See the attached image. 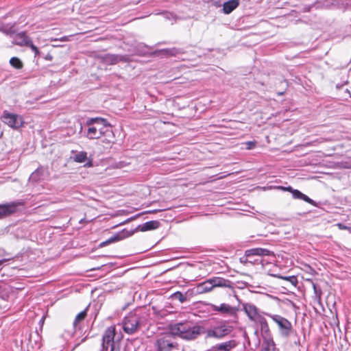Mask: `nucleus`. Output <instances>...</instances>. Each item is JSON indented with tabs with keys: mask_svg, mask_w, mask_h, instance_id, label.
<instances>
[{
	"mask_svg": "<svg viewBox=\"0 0 351 351\" xmlns=\"http://www.w3.org/2000/svg\"><path fill=\"white\" fill-rule=\"evenodd\" d=\"M87 128L83 134L90 140H95L101 138L104 143H110L112 142L113 132L110 128V124L108 120L101 117L88 118L85 122Z\"/></svg>",
	"mask_w": 351,
	"mask_h": 351,
	"instance_id": "nucleus-1",
	"label": "nucleus"
},
{
	"mask_svg": "<svg viewBox=\"0 0 351 351\" xmlns=\"http://www.w3.org/2000/svg\"><path fill=\"white\" fill-rule=\"evenodd\" d=\"M172 335L185 340L196 339L200 335L205 332V328L191 322L176 323L170 326Z\"/></svg>",
	"mask_w": 351,
	"mask_h": 351,
	"instance_id": "nucleus-2",
	"label": "nucleus"
},
{
	"mask_svg": "<svg viewBox=\"0 0 351 351\" xmlns=\"http://www.w3.org/2000/svg\"><path fill=\"white\" fill-rule=\"evenodd\" d=\"M147 317V314L139 310L130 312L123 320V331L128 335L134 334L146 324Z\"/></svg>",
	"mask_w": 351,
	"mask_h": 351,
	"instance_id": "nucleus-3",
	"label": "nucleus"
},
{
	"mask_svg": "<svg viewBox=\"0 0 351 351\" xmlns=\"http://www.w3.org/2000/svg\"><path fill=\"white\" fill-rule=\"evenodd\" d=\"M215 287H224L230 290L229 294L234 293V283L230 280L221 277H213L197 286V291L199 293H207L212 291Z\"/></svg>",
	"mask_w": 351,
	"mask_h": 351,
	"instance_id": "nucleus-4",
	"label": "nucleus"
},
{
	"mask_svg": "<svg viewBox=\"0 0 351 351\" xmlns=\"http://www.w3.org/2000/svg\"><path fill=\"white\" fill-rule=\"evenodd\" d=\"M233 330V326L226 321H217L205 329L206 338L221 339L230 335Z\"/></svg>",
	"mask_w": 351,
	"mask_h": 351,
	"instance_id": "nucleus-5",
	"label": "nucleus"
},
{
	"mask_svg": "<svg viewBox=\"0 0 351 351\" xmlns=\"http://www.w3.org/2000/svg\"><path fill=\"white\" fill-rule=\"evenodd\" d=\"M115 335V326H110L105 330L101 337L100 351H108L109 348H110V351H120L119 344L114 341Z\"/></svg>",
	"mask_w": 351,
	"mask_h": 351,
	"instance_id": "nucleus-6",
	"label": "nucleus"
},
{
	"mask_svg": "<svg viewBox=\"0 0 351 351\" xmlns=\"http://www.w3.org/2000/svg\"><path fill=\"white\" fill-rule=\"evenodd\" d=\"M267 315L278 325L281 337L288 338L290 336L293 330V326L291 323L287 319L280 315H271L267 313Z\"/></svg>",
	"mask_w": 351,
	"mask_h": 351,
	"instance_id": "nucleus-7",
	"label": "nucleus"
},
{
	"mask_svg": "<svg viewBox=\"0 0 351 351\" xmlns=\"http://www.w3.org/2000/svg\"><path fill=\"white\" fill-rule=\"evenodd\" d=\"M25 202L23 199L0 204V219L7 217L23 208Z\"/></svg>",
	"mask_w": 351,
	"mask_h": 351,
	"instance_id": "nucleus-8",
	"label": "nucleus"
},
{
	"mask_svg": "<svg viewBox=\"0 0 351 351\" xmlns=\"http://www.w3.org/2000/svg\"><path fill=\"white\" fill-rule=\"evenodd\" d=\"M156 351H171L177 347V343L173 341V338L169 335L158 337L154 344Z\"/></svg>",
	"mask_w": 351,
	"mask_h": 351,
	"instance_id": "nucleus-9",
	"label": "nucleus"
},
{
	"mask_svg": "<svg viewBox=\"0 0 351 351\" xmlns=\"http://www.w3.org/2000/svg\"><path fill=\"white\" fill-rule=\"evenodd\" d=\"M2 121L13 129H19L23 126V119L21 116L4 110L1 116Z\"/></svg>",
	"mask_w": 351,
	"mask_h": 351,
	"instance_id": "nucleus-10",
	"label": "nucleus"
},
{
	"mask_svg": "<svg viewBox=\"0 0 351 351\" xmlns=\"http://www.w3.org/2000/svg\"><path fill=\"white\" fill-rule=\"evenodd\" d=\"M209 310L216 311L223 315H228L230 317H236L238 309L237 307L232 306L226 303H221L219 306L208 304Z\"/></svg>",
	"mask_w": 351,
	"mask_h": 351,
	"instance_id": "nucleus-11",
	"label": "nucleus"
},
{
	"mask_svg": "<svg viewBox=\"0 0 351 351\" xmlns=\"http://www.w3.org/2000/svg\"><path fill=\"white\" fill-rule=\"evenodd\" d=\"M49 176L47 168L40 165L29 178V181L32 182H38L44 180Z\"/></svg>",
	"mask_w": 351,
	"mask_h": 351,
	"instance_id": "nucleus-12",
	"label": "nucleus"
},
{
	"mask_svg": "<svg viewBox=\"0 0 351 351\" xmlns=\"http://www.w3.org/2000/svg\"><path fill=\"white\" fill-rule=\"evenodd\" d=\"M278 188L283 191H289L290 193H291L292 197L294 199H302L304 202H308L311 204H313V205L314 204V201L313 199H311L310 197H308L307 195L302 193L300 191L293 189L290 186H289L287 187L279 186Z\"/></svg>",
	"mask_w": 351,
	"mask_h": 351,
	"instance_id": "nucleus-13",
	"label": "nucleus"
},
{
	"mask_svg": "<svg viewBox=\"0 0 351 351\" xmlns=\"http://www.w3.org/2000/svg\"><path fill=\"white\" fill-rule=\"evenodd\" d=\"M271 252L265 248H261V247H256V248H252L250 250H247L245 251V256L248 258H250L252 256H269L271 255Z\"/></svg>",
	"mask_w": 351,
	"mask_h": 351,
	"instance_id": "nucleus-14",
	"label": "nucleus"
},
{
	"mask_svg": "<svg viewBox=\"0 0 351 351\" xmlns=\"http://www.w3.org/2000/svg\"><path fill=\"white\" fill-rule=\"evenodd\" d=\"M32 39L26 34L25 32H20L16 34L14 38V43L19 46L27 47Z\"/></svg>",
	"mask_w": 351,
	"mask_h": 351,
	"instance_id": "nucleus-15",
	"label": "nucleus"
},
{
	"mask_svg": "<svg viewBox=\"0 0 351 351\" xmlns=\"http://www.w3.org/2000/svg\"><path fill=\"white\" fill-rule=\"evenodd\" d=\"M132 231H129L125 229H123V230L116 233L114 235L110 237L109 239H108V240L109 243L110 244L126 239L132 236Z\"/></svg>",
	"mask_w": 351,
	"mask_h": 351,
	"instance_id": "nucleus-16",
	"label": "nucleus"
},
{
	"mask_svg": "<svg viewBox=\"0 0 351 351\" xmlns=\"http://www.w3.org/2000/svg\"><path fill=\"white\" fill-rule=\"evenodd\" d=\"M243 308L250 320H253L258 314V309L251 303H245L243 305Z\"/></svg>",
	"mask_w": 351,
	"mask_h": 351,
	"instance_id": "nucleus-17",
	"label": "nucleus"
},
{
	"mask_svg": "<svg viewBox=\"0 0 351 351\" xmlns=\"http://www.w3.org/2000/svg\"><path fill=\"white\" fill-rule=\"evenodd\" d=\"M0 32L7 36H12L16 32V23H4L1 21Z\"/></svg>",
	"mask_w": 351,
	"mask_h": 351,
	"instance_id": "nucleus-18",
	"label": "nucleus"
},
{
	"mask_svg": "<svg viewBox=\"0 0 351 351\" xmlns=\"http://www.w3.org/2000/svg\"><path fill=\"white\" fill-rule=\"evenodd\" d=\"M236 346L237 343L235 340H230L217 344L212 348H213V350H215L217 351H230V350L236 347Z\"/></svg>",
	"mask_w": 351,
	"mask_h": 351,
	"instance_id": "nucleus-19",
	"label": "nucleus"
},
{
	"mask_svg": "<svg viewBox=\"0 0 351 351\" xmlns=\"http://www.w3.org/2000/svg\"><path fill=\"white\" fill-rule=\"evenodd\" d=\"M239 5V0H229L223 3L222 11L225 14H229Z\"/></svg>",
	"mask_w": 351,
	"mask_h": 351,
	"instance_id": "nucleus-20",
	"label": "nucleus"
},
{
	"mask_svg": "<svg viewBox=\"0 0 351 351\" xmlns=\"http://www.w3.org/2000/svg\"><path fill=\"white\" fill-rule=\"evenodd\" d=\"M260 351H279L273 339H263Z\"/></svg>",
	"mask_w": 351,
	"mask_h": 351,
	"instance_id": "nucleus-21",
	"label": "nucleus"
},
{
	"mask_svg": "<svg viewBox=\"0 0 351 351\" xmlns=\"http://www.w3.org/2000/svg\"><path fill=\"white\" fill-rule=\"evenodd\" d=\"M160 226V222L156 220L147 221L138 226L142 232L157 229Z\"/></svg>",
	"mask_w": 351,
	"mask_h": 351,
	"instance_id": "nucleus-22",
	"label": "nucleus"
},
{
	"mask_svg": "<svg viewBox=\"0 0 351 351\" xmlns=\"http://www.w3.org/2000/svg\"><path fill=\"white\" fill-rule=\"evenodd\" d=\"M104 60L110 64H116L120 61H126V57L121 55L107 54L104 58Z\"/></svg>",
	"mask_w": 351,
	"mask_h": 351,
	"instance_id": "nucleus-23",
	"label": "nucleus"
},
{
	"mask_svg": "<svg viewBox=\"0 0 351 351\" xmlns=\"http://www.w3.org/2000/svg\"><path fill=\"white\" fill-rule=\"evenodd\" d=\"M86 315H87V308H85L84 311H81L80 313H79L74 321H73V328H75V330H77V328H80V324L85 319V317H86Z\"/></svg>",
	"mask_w": 351,
	"mask_h": 351,
	"instance_id": "nucleus-24",
	"label": "nucleus"
},
{
	"mask_svg": "<svg viewBox=\"0 0 351 351\" xmlns=\"http://www.w3.org/2000/svg\"><path fill=\"white\" fill-rule=\"evenodd\" d=\"M161 52L167 56H176L178 54L183 53L184 51L182 49L173 47L169 49H165Z\"/></svg>",
	"mask_w": 351,
	"mask_h": 351,
	"instance_id": "nucleus-25",
	"label": "nucleus"
},
{
	"mask_svg": "<svg viewBox=\"0 0 351 351\" xmlns=\"http://www.w3.org/2000/svg\"><path fill=\"white\" fill-rule=\"evenodd\" d=\"M260 330H261V336L263 337V340L267 339H273L271 335L270 330H269L267 322L266 324H265L264 325L260 326Z\"/></svg>",
	"mask_w": 351,
	"mask_h": 351,
	"instance_id": "nucleus-26",
	"label": "nucleus"
},
{
	"mask_svg": "<svg viewBox=\"0 0 351 351\" xmlns=\"http://www.w3.org/2000/svg\"><path fill=\"white\" fill-rule=\"evenodd\" d=\"M87 159V152L82 151L77 152L76 154L73 156V160L77 162H84Z\"/></svg>",
	"mask_w": 351,
	"mask_h": 351,
	"instance_id": "nucleus-27",
	"label": "nucleus"
},
{
	"mask_svg": "<svg viewBox=\"0 0 351 351\" xmlns=\"http://www.w3.org/2000/svg\"><path fill=\"white\" fill-rule=\"evenodd\" d=\"M312 286H313V292H314L313 297L316 301L319 302L321 301V298H322V291L321 288L317 284L313 282V281H312Z\"/></svg>",
	"mask_w": 351,
	"mask_h": 351,
	"instance_id": "nucleus-28",
	"label": "nucleus"
},
{
	"mask_svg": "<svg viewBox=\"0 0 351 351\" xmlns=\"http://www.w3.org/2000/svg\"><path fill=\"white\" fill-rule=\"evenodd\" d=\"M10 64L12 67L17 69H21L23 66L22 61L16 57L11 58L10 60Z\"/></svg>",
	"mask_w": 351,
	"mask_h": 351,
	"instance_id": "nucleus-29",
	"label": "nucleus"
},
{
	"mask_svg": "<svg viewBox=\"0 0 351 351\" xmlns=\"http://www.w3.org/2000/svg\"><path fill=\"white\" fill-rule=\"evenodd\" d=\"M171 298L173 300H179L181 303L184 302L186 300V295L180 291H176L174 293H173Z\"/></svg>",
	"mask_w": 351,
	"mask_h": 351,
	"instance_id": "nucleus-30",
	"label": "nucleus"
},
{
	"mask_svg": "<svg viewBox=\"0 0 351 351\" xmlns=\"http://www.w3.org/2000/svg\"><path fill=\"white\" fill-rule=\"evenodd\" d=\"M278 277L279 278H281V279H283V280H285L289 282L291 285H293L294 286H296V285L298 282L297 277L295 276H278Z\"/></svg>",
	"mask_w": 351,
	"mask_h": 351,
	"instance_id": "nucleus-31",
	"label": "nucleus"
},
{
	"mask_svg": "<svg viewBox=\"0 0 351 351\" xmlns=\"http://www.w3.org/2000/svg\"><path fill=\"white\" fill-rule=\"evenodd\" d=\"M252 321L259 325V326L267 323V320L265 317L261 314H258Z\"/></svg>",
	"mask_w": 351,
	"mask_h": 351,
	"instance_id": "nucleus-32",
	"label": "nucleus"
},
{
	"mask_svg": "<svg viewBox=\"0 0 351 351\" xmlns=\"http://www.w3.org/2000/svg\"><path fill=\"white\" fill-rule=\"evenodd\" d=\"M341 165L344 169H351V156L341 161Z\"/></svg>",
	"mask_w": 351,
	"mask_h": 351,
	"instance_id": "nucleus-33",
	"label": "nucleus"
},
{
	"mask_svg": "<svg viewBox=\"0 0 351 351\" xmlns=\"http://www.w3.org/2000/svg\"><path fill=\"white\" fill-rule=\"evenodd\" d=\"M27 47H29L32 50V51H34L35 56H37L39 55V53H40L39 50H38V47L34 45V43H32V40L29 43V44Z\"/></svg>",
	"mask_w": 351,
	"mask_h": 351,
	"instance_id": "nucleus-34",
	"label": "nucleus"
},
{
	"mask_svg": "<svg viewBox=\"0 0 351 351\" xmlns=\"http://www.w3.org/2000/svg\"><path fill=\"white\" fill-rule=\"evenodd\" d=\"M256 141H247L245 143V148L247 150L252 149L255 147L256 145Z\"/></svg>",
	"mask_w": 351,
	"mask_h": 351,
	"instance_id": "nucleus-35",
	"label": "nucleus"
},
{
	"mask_svg": "<svg viewBox=\"0 0 351 351\" xmlns=\"http://www.w3.org/2000/svg\"><path fill=\"white\" fill-rule=\"evenodd\" d=\"M162 14L166 19H168V20L174 19V15L171 12H165L162 13Z\"/></svg>",
	"mask_w": 351,
	"mask_h": 351,
	"instance_id": "nucleus-36",
	"label": "nucleus"
},
{
	"mask_svg": "<svg viewBox=\"0 0 351 351\" xmlns=\"http://www.w3.org/2000/svg\"><path fill=\"white\" fill-rule=\"evenodd\" d=\"M93 166V162L92 160H88L84 165V167H91Z\"/></svg>",
	"mask_w": 351,
	"mask_h": 351,
	"instance_id": "nucleus-37",
	"label": "nucleus"
},
{
	"mask_svg": "<svg viewBox=\"0 0 351 351\" xmlns=\"http://www.w3.org/2000/svg\"><path fill=\"white\" fill-rule=\"evenodd\" d=\"M109 244H110V243H109V242H108V240L107 239V240H106V241H104L101 242V243L99 244V246H100V247H104V246H106V245H109Z\"/></svg>",
	"mask_w": 351,
	"mask_h": 351,
	"instance_id": "nucleus-38",
	"label": "nucleus"
},
{
	"mask_svg": "<svg viewBox=\"0 0 351 351\" xmlns=\"http://www.w3.org/2000/svg\"><path fill=\"white\" fill-rule=\"evenodd\" d=\"M45 60H52V59H53V56H52L51 54L48 53L47 55H46V56L45 57Z\"/></svg>",
	"mask_w": 351,
	"mask_h": 351,
	"instance_id": "nucleus-39",
	"label": "nucleus"
},
{
	"mask_svg": "<svg viewBox=\"0 0 351 351\" xmlns=\"http://www.w3.org/2000/svg\"><path fill=\"white\" fill-rule=\"evenodd\" d=\"M10 260L9 258L6 259V258H3V259H1L0 260V266L1 265V264H3L4 262Z\"/></svg>",
	"mask_w": 351,
	"mask_h": 351,
	"instance_id": "nucleus-40",
	"label": "nucleus"
},
{
	"mask_svg": "<svg viewBox=\"0 0 351 351\" xmlns=\"http://www.w3.org/2000/svg\"><path fill=\"white\" fill-rule=\"evenodd\" d=\"M60 40H61V41H66V40H67V39H66V36H64V37L61 38L60 39Z\"/></svg>",
	"mask_w": 351,
	"mask_h": 351,
	"instance_id": "nucleus-41",
	"label": "nucleus"
},
{
	"mask_svg": "<svg viewBox=\"0 0 351 351\" xmlns=\"http://www.w3.org/2000/svg\"><path fill=\"white\" fill-rule=\"evenodd\" d=\"M82 129H83V127H82V125H81V127H80V132H82Z\"/></svg>",
	"mask_w": 351,
	"mask_h": 351,
	"instance_id": "nucleus-42",
	"label": "nucleus"
}]
</instances>
